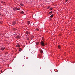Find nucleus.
Wrapping results in <instances>:
<instances>
[{
	"mask_svg": "<svg viewBox=\"0 0 75 75\" xmlns=\"http://www.w3.org/2000/svg\"><path fill=\"white\" fill-rule=\"evenodd\" d=\"M41 45L43 47L45 46V44L43 41H41L40 42Z\"/></svg>",
	"mask_w": 75,
	"mask_h": 75,
	"instance_id": "obj_1",
	"label": "nucleus"
},
{
	"mask_svg": "<svg viewBox=\"0 0 75 75\" xmlns=\"http://www.w3.org/2000/svg\"><path fill=\"white\" fill-rule=\"evenodd\" d=\"M5 49V47H1V50H2V51H4V50Z\"/></svg>",
	"mask_w": 75,
	"mask_h": 75,
	"instance_id": "obj_2",
	"label": "nucleus"
},
{
	"mask_svg": "<svg viewBox=\"0 0 75 75\" xmlns=\"http://www.w3.org/2000/svg\"><path fill=\"white\" fill-rule=\"evenodd\" d=\"M25 33L26 34H27V35H28V34H30V32H28V31H26Z\"/></svg>",
	"mask_w": 75,
	"mask_h": 75,
	"instance_id": "obj_3",
	"label": "nucleus"
},
{
	"mask_svg": "<svg viewBox=\"0 0 75 75\" xmlns=\"http://www.w3.org/2000/svg\"><path fill=\"white\" fill-rule=\"evenodd\" d=\"M20 38V35H18L16 36V38Z\"/></svg>",
	"mask_w": 75,
	"mask_h": 75,
	"instance_id": "obj_4",
	"label": "nucleus"
},
{
	"mask_svg": "<svg viewBox=\"0 0 75 75\" xmlns=\"http://www.w3.org/2000/svg\"><path fill=\"white\" fill-rule=\"evenodd\" d=\"M16 47H19L20 48V45H16Z\"/></svg>",
	"mask_w": 75,
	"mask_h": 75,
	"instance_id": "obj_5",
	"label": "nucleus"
},
{
	"mask_svg": "<svg viewBox=\"0 0 75 75\" xmlns=\"http://www.w3.org/2000/svg\"><path fill=\"white\" fill-rule=\"evenodd\" d=\"M16 22H13L12 23V25H15V24H16Z\"/></svg>",
	"mask_w": 75,
	"mask_h": 75,
	"instance_id": "obj_6",
	"label": "nucleus"
},
{
	"mask_svg": "<svg viewBox=\"0 0 75 75\" xmlns=\"http://www.w3.org/2000/svg\"><path fill=\"white\" fill-rule=\"evenodd\" d=\"M60 45H58V48H59V49H60L61 48V46H60Z\"/></svg>",
	"mask_w": 75,
	"mask_h": 75,
	"instance_id": "obj_7",
	"label": "nucleus"
},
{
	"mask_svg": "<svg viewBox=\"0 0 75 75\" xmlns=\"http://www.w3.org/2000/svg\"><path fill=\"white\" fill-rule=\"evenodd\" d=\"M40 52L41 54H42L43 53V51H42V50H40Z\"/></svg>",
	"mask_w": 75,
	"mask_h": 75,
	"instance_id": "obj_8",
	"label": "nucleus"
},
{
	"mask_svg": "<svg viewBox=\"0 0 75 75\" xmlns=\"http://www.w3.org/2000/svg\"><path fill=\"white\" fill-rule=\"evenodd\" d=\"M20 5L21 6H22L23 7L24 6V4H20Z\"/></svg>",
	"mask_w": 75,
	"mask_h": 75,
	"instance_id": "obj_9",
	"label": "nucleus"
},
{
	"mask_svg": "<svg viewBox=\"0 0 75 75\" xmlns=\"http://www.w3.org/2000/svg\"><path fill=\"white\" fill-rule=\"evenodd\" d=\"M13 9V10H14V11H16V7L14 8Z\"/></svg>",
	"mask_w": 75,
	"mask_h": 75,
	"instance_id": "obj_10",
	"label": "nucleus"
},
{
	"mask_svg": "<svg viewBox=\"0 0 75 75\" xmlns=\"http://www.w3.org/2000/svg\"><path fill=\"white\" fill-rule=\"evenodd\" d=\"M53 16H54V15L53 14H52V15H51L50 16L51 18H52V17H53Z\"/></svg>",
	"mask_w": 75,
	"mask_h": 75,
	"instance_id": "obj_11",
	"label": "nucleus"
},
{
	"mask_svg": "<svg viewBox=\"0 0 75 75\" xmlns=\"http://www.w3.org/2000/svg\"><path fill=\"white\" fill-rule=\"evenodd\" d=\"M21 13H22V14H24V12L23 11H22L21 12Z\"/></svg>",
	"mask_w": 75,
	"mask_h": 75,
	"instance_id": "obj_12",
	"label": "nucleus"
},
{
	"mask_svg": "<svg viewBox=\"0 0 75 75\" xmlns=\"http://www.w3.org/2000/svg\"><path fill=\"white\" fill-rule=\"evenodd\" d=\"M16 10H20V9H19V8H18L17 7H16Z\"/></svg>",
	"mask_w": 75,
	"mask_h": 75,
	"instance_id": "obj_13",
	"label": "nucleus"
},
{
	"mask_svg": "<svg viewBox=\"0 0 75 75\" xmlns=\"http://www.w3.org/2000/svg\"><path fill=\"white\" fill-rule=\"evenodd\" d=\"M36 45H37L38 44H39V42H36Z\"/></svg>",
	"mask_w": 75,
	"mask_h": 75,
	"instance_id": "obj_14",
	"label": "nucleus"
},
{
	"mask_svg": "<svg viewBox=\"0 0 75 75\" xmlns=\"http://www.w3.org/2000/svg\"><path fill=\"white\" fill-rule=\"evenodd\" d=\"M22 49L21 48H20L19 50V51H22Z\"/></svg>",
	"mask_w": 75,
	"mask_h": 75,
	"instance_id": "obj_15",
	"label": "nucleus"
},
{
	"mask_svg": "<svg viewBox=\"0 0 75 75\" xmlns=\"http://www.w3.org/2000/svg\"><path fill=\"white\" fill-rule=\"evenodd\" d=\"M52 13V11L50 12H49V14H50H50Z\"/></svg>",
	"mask_w": 75,
	"mask_h": 75,
	"instance_id": "obj_16",
	"label": "nucleus"
},
{
	"mask_svg": "<svg viewBox=\"0 0 75 75\" xmlns=\"http://www.w3.org/2000/svg\"><path fill=\"white\" fill-rule=\"evenodd\" d=\"M42 41H44L45 40L44 39V38H43L42 39Z\"/></svg>",
	"mask_w": 75,
	"mask_h": 75,
	"instance_id": "obj_17",
	"label": "nucleus"
},
{
	"mask_svg": "<svg viewBox=\"0 0 75 75\" xmlns=\"http://www.w3.org/2000/svg\"><path fill=\"white\" fill-rule=\"evenodd\" d=\"M28 24H30V21H28Z\"/></svg>",
	"mask_w": 75,
	"mask_h": 75,
	"instance_id": "obj_18",
	"label": "nucleus"
},
{
	"mask_svg": "<svg viewBox=\"0 0 75 75\" xmlns=\"http://www.w3.org/2000/svg\"><path fill=\"white\" fill-rule=\"evenodd\" d=\"M23 65H22V64L21 65V68H22V67H23Z\"/></svg>",
	"mask_w": 75,
	"mask_h": 75,
	"instance_id": "obj_19",
	"label": "nucleus"
},
{
	"mask_svg": "<svg viewBox=\"0 0 75 75\" xmlns=\"http://www.w3.org/2000/svg\"><path fill=\"white\" fill-rule=\"evenodd\" d=\"M68 1V0H66V2H67Z\"/></svg>",
	"mask_w": 75,
	"mask_h": 75,
	"instance_id": "obj_20",
	"label": "nucleus"
},
{
	"mask_svg": "<svg viewBox=\"0 0 75 75\" xmlns=\"http://www.w3.org/2000/svg\"><path fill=\"white\" fill-rule=\"evenodd\" d=\"M37 31H39V29H37Z\"/></svg>",
	"mask_w": 75,
	"mask_h": 75,
	"instance_id": "obj_21",
	"label": "nucleus"
},
{
	"mask_svg": "<svg viewBox=\"0 0 75 75\" xmlns=\"http://www.w3.org/2000/svg\"><path fill=\"white\" fill-rule=\"evenodd\" d=\"M3 1H1V3H3Z\"/></svg>",
	"mask_w": 75,
	"mask_h": 75,
	"instance_id": "obj_22",
	"label": "nucleus"
},
{
	"mask_svg": "<svg viewBox=\"0 0 75 75\" xmlns=\"http://www.w3.org/2000/svg\"><path fill=\"white\" fill-rule=\"evenodd\" d=\"M0 23L1 24H2V23H1V21H0Z\"/></svg>",
	"mask_w": 75,
	"mask_h": 75,
	"instance_id": "obj_23",
	"label": "nucleus"
},
{
	"mask_svg": "<svg viewBox=\"0 0 75 75\" xmlns=\"http://www.w3.org/2000/svg\"><path fill=\"white\" fill-rule=\"evenodd\" d=\"M50 10H52V8H50Z\"/></svg>",
	"mask_w": 75,
	"mask_h": 75,
	"instance_id": "obj_24",
	"label": "nucleus"
},
{
	"mask_svg": "<svg viewBox=\"0 0 75 75\" xmlns=\"http://www.w3.org/2000/svg\"><path fill=\"white\" fill-rule=\"evenodd\" d=\"M0 50H1V48H0Z\"/></svg>",
	"mask_w": 75,
	"mask_h": 75,
	"instance_id": "obj_25",
	"label": "nucleus"
},
{
	"mask_svg": "<svg viewBox=\"0 0 75 75\" xmlns=\"http://www.w3.org/2000/svg\"><path fill=\"white\" fill-rule=\"evenodd\" d=\"M0 15H1V14L0 13Z\"/></svg>",
	"mask_w": 75,
	"mask_h": 75,
	"instance_id": "obj_26",
	"label": "nucleus"
},
{
	"mask_svg": "<svg viewBox=\"0 0 75 75\" xmlns=\"http://www.w3.org/2000/svg\"><path fill=\"white\" fill-rule=\"evenodd\" d=\"M46 45H47V43L46 44Z\"/></svg>",
	"mask_w": 75,
	"mask_h": 75,
	"instance_id": "obj_27",
	"label": "nucleus"
},
{
	"mask_svg": "<svg viewBox=\"0 0 75 75\" xmlns=\"http://www.w3.org/2000/svg\"><path fill=\"white\" fill-rule=\"evenodd\" d=\"M23 66H24V65H23Z\"/></svg>",
	"mask_w": 75,
	"mask_h": 75,
	"instance_id": "obj_28",
	"label": "nucleus"
}]
</instances>
